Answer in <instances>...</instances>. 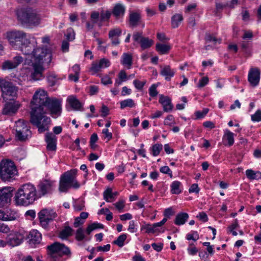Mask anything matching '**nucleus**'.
<instances>
[{
  "label": "nucleus",
  "instance_id": "f257e3e1",
  "mask_svg": "<svg viewBox=\"0 0 261 261\" xmlns=\"http://www.w3.org/2000/svg\"><path fill=\"white\" fill-rule=\"evenodd\" d=\"M48 98L44 91H37L31 101L32 105L36 106L31 108L30 122L38 127L40 133L47 130L50 122V118L45 115L46 112L44 111V105Z\"/></svg>",
  "mask_w": 261,
  "mask_h": 261
},
{
  "label": "nucleus",
  "instance_id": "a19ab883",
  "mask_svg": "<svg viewBox=\"0 0 261 261\" xmlns=\"http://www.w3.org/2000/svg\"><path fill=\"white\" fill-rule=\"evenodd\" d=\"M104 60H100L99 63L96 62L93 63L90 68V71L93 72L92 74H95L98 72L101 69L100 65L102 64V62H105Z\"/></svg>",
  "mask_w": 261,
  "mask_h": 261
},
{
  "label": "nucleus",
  "instance_id": "774afa93",
  "mask_svg": "<svg viewBox=\"0 0 261 261\" xmlns=\"http://www.w3.org/2000/svg\"><path fill=\"white\" fill-rule=\"evenodd\" d=\"M10 231V228L8 225L0 223V232L3 233H8Z\"/></svg>",
  "mask_w": 261,
  "mask_h": 261
},
{
  "label": "nucleus",
  "instance_id": "052dcab7",
  "mask_svg": "<svg viewBox=\"0 0 261 261\" xmlns=\"http://www.w3.org/2000/svg\"><path fill=\"white\" fill-rule=\"evenodd\" d=\"M163 243H152L151 244L152 247L153 248V249L158 252H160L163 248Z\"/></svg>",
  "mask_w": 261,
  "mask_h": 261
},
{
  "label": "nucleus",
  "instance_id": "79ce46f5",
  "mask_svg": "<svg viewBox=\"0 0 261 261\" xmlns=\"http://www.w3.org/2000/svg\"><path fill=\"white\" fill-rule=\"evenodd\" d=\"M122 31L119 28H116L114 29L111 30L109 33V37L111 39H113L114 38H118L121 34Z\"/></svg>",
  "mask_w": 261,
  "mask_h": 261
},
{
  "label": "nucleus",
  "instance_id": "864d4df0",
  "mask_svg": "<svg viewBox=\"0 0 261 261\" xmlns=\"http://www.w3.org/2000/svg\"><path fill=\"white\" fill-rule=\"evenodd\" d=\"M48 82L51 86H54L57 83V77L55 74H51L47 77Z\"/></svg>",
  "mask_w": 261,
  "mask_h": 261
},
{
  "label": "nucleus",
  "instance_id": "58836bf2",
  "mask_svg": "<svg viewBox=\"0 0 261 261\" xmlns=\"http://www.w3.org/2000/svg\"><path fill=\"white\" fill-rule=\"evenodd\" d=\"M135 103L132 99H127L120 102V108L123 109L126 107L133 108Z\"/></svg>",
  "mask_w": 261,
  "mask_h": 261
},
{
  "label": "nucleus",
  "instance_id": "c85d7f7f",
  "mask_svg": "<svg viewBox=\"0 0 261 261\" xmlns=\"http://www.w3.org/2000/svg\"><path fill=\"white\" fill-rule=\"evenodd\" d=\"M189 218V215L186 213L178 214L175 219L174 223L176 225H181L185 223Z\"/></svg>",
  "mask_w": 261,
  "mask_h": 261
},
{
  "label": "nucleus",
  "instance_id": "1a4fd4ad",
  "mask_svg": "<svg viewBox=\"0 0 261 261\" xmlns=\"http://www.w3.org/2000/svg\"><path fill=\"white\" fill-rule=\"evenodd\" d=\"M1 91L2 92V96L5 101L17 99L18 88L12 82L9 81Z\"/></svg>",
  "mask_w": 261,
  "mask_h": 261
},
{
  "label": "nucleus",
  "instance_id": "37998d69",
  "mask_svg": "<svg viewBox=\"0 0 261 261\" xmlns=\"http://www.w3.org/2000/svg\"><path fill=\"white\" fill-rule=\"evenodd\" d=\"M126 238L127 236L126 234H122L113 242V244L118 245L120 247H122L124 246V242L126 240Z\"/></svg>",
  "mask_w": 261,
  "mask_h": 261
},
{
  "label": "nucleus",
  "instance_id": "423d86ee",
  "mask_svg": "<svg viewBox=\"0 0 261 261\" xmlns=\"http://www.w3.org/2000/svg\"><path fill=\"white\" fill-rule=\"evenodd\" d=\"M76 173L77 170L74 169L65 172L61 175L59 184L60 191L67 192L71 187L75 189L79 188L80 184L75 179Z\"/></svg>",
  "mask_w": 261,
  "mask_h": 261
},
{
  "label": "nucleus",
  "instance_id": "bf43d9fd",
  "mask_svg": "<svg viewBox=\"0 0 261 261\" xmlns=\"http://www.w3.org/2000/svg\"><path fill=\"white\" fill-rule=\"evenodd\" d=\"M160 171L161 172H162L163 173L169 174L171 177H172V171H171L170 169L169 168L168 166H165L162 167L160 168Z\"/></svg>",
  "mask_w": 261,
  "mask_h": 261
},
{
  "label": "nucleus",
  "instance_id": "2eb2a0df",
  "mask_svg": "<svg viewBox=\"0 0 261 261\" xmlns=\"http://www.w3.org/2000/svg\"><path fill=\"white\" fill-rule=\"evenodd\" d=\"M5 102L6 103L3 110V114L4 115H12L15 114L20 106L19 101L16 100H8Z\"/></svg>",
  "mask_w": 261,
  "mask_h": 261
},
{
  "label": "nucleus",
  "instance_id": "f03ea898",
  "mask_svg": "<svg viewBox=\"0 0 261 261\" xmlns=\"http://www.w3.org/2000/svg\"><path fill=\"white\" fill-rule=\"evenodd\" d=\"M16 15L18 22L23 27L33 28L39 25L41 18L36 10L30 7L18 9Z\"/></svg>",
  "mask_w": 261,
  "mask_h": 261
},
{
  "label": "nucleus",
  "instance_id": "69168bd1",
  "mask_svg": "<svg viewBox=\"0 0 261 261\" xmlns=\"http://www.w3.org/2000/svg\"><path fill=\"white\" fill-rule=\"evenodd\" d=\"M115 207L119 211H121L124 207V201L123 200H120L114 204Z\"/></svg>",
  "mask_w": 261,
  "mask_h": 261
},
{
  "label": "nucleus",
  "instance_id": "4d7b16f0",
  "mask_svg": "<svg viewBox=\"0 0 261 261\" xmlns=\"http://www.w3.org/2000/svg\"><path fill=\"white\" fill-rule=\"evenodd\" d=\"M208 109L207 108L203 109L202 111H196L195 113L196 119H200L204 117L208 113Z\"/></svg>",
  "mask_w": 261,
  "mask_h": 261
},
{
  "label": "nucleus",
  "instance_id": "13d9d810",
  "mask_svg": "<svg viewBox=\"0 0 261 261\" xmlns=\"http://www.w3.org/2000/svg\"><path fill=\"white\" fill-rule=\"evenodd\" d=\"M208 78L207 76L203 77L199 80L197 84V87L200 88L204 87L208 84Z\"/></svg>",
  "mask_w": 261,
  "mask_h": 261
},
{
  "label": "nucleus",
  "instance_id": "5fc2aeb1",
  "mask_svg": "<svg viewBox=\"0 0 261 261\" xmlns=\"http://www.w3.org/2000/svg\"><path fill=\"white\" fill-rule=\"evenodd\" d=\"M157 85L153 84L149 89V95L152 97L156 96L158 94V92L156 90Z\"/></svg>",
  "mask_w": 261,
  "mask_h": 261
},
{
  "label": "nucleus",
  "instance_id": "2f4dec72",
  "mask_svg": "<svg viewBox=\"0 0 261 261\" xmlns=\"http://www.w3.org/2000/svg\"><path fill=\"white\" fill-rule=\"evenodd\" d=\"M121 63L126 65L128 69L130 68L133 64V58L130 54L124 53L122 56Z\"/></svg>",
  "mask_w": 261,
  "mask_h": 261
},
{
  "label": "nucleus",
  "instance_id": "8fccbe9b",
  "mask_svg": "<svg viewBox=\"0 0 261 261\" xmlns=\"http://www.w3.org/2000/svg\"><path fill=\"white\" fill-rule=\"evenodd\" d=\"M15 219V217L9 216L3 211L0 210V220L3 221H11Z\"/></svg>",
  "mask_w": 261,
  "mask_h": 261
},
{
  "label": "nucleus",
  "instance_id": "39448f33",
  "mask_svg": "<svg viewBox=\"0 0 261 261\" xmlns=\"http://www.w3.org/2000/svg\"><path fill=\"white\" fill-rule=\"evenodd\" d=\"M18 171L14 162L4 159L0 163V178L3 181H11L15 179Z\"/></svg>",
  "mask_w": 261,
  "mask_h": 261
},
{
  "label": "nucleus",
  "instance_id": "a211bd4d",
  "mask_svg": "<svg viewBox=\"0 0 261 261\" xmlns=\"http://www.w3.org/2000/svg\"><path fill=\"white\" fill-rule=\"evenodd\" d=\"M47 143L46 148L49 151H55L57 149V137L52 133H47L45 136Z\"/></svg>",
  "mask_w": 261,
  "mask_h": 261
},
{
  "label": "nucleus",
  "instance_id": "6ab92c4d",
  "mask_svg": "<svg viewBox=\"0 0 261 261\" xmlns=\"http://www.w3.org/2000/svg\"><path fill=\"white\" fill-rule=\"evenodd\" d=\"M34 72L31 74V77L34 80H39L43 76L42 73L44 70L43 64L32 62Z\"/></svg>",
  "mask_w": 261,
  "mask_h": 261
},
{
  "label": "nucleus",
  "instance_id": "0e129e2a",
  "mask_svg": "<svg viewBox=\"0 0 261 261\" xmlns=\"http://www.w3.org/2000/svg\"><path fill=\"white\" fill-rule=\"evenodd\" d=\"M98 91V88L97 86L95 85H92L89 86V94L90 95H93L96 94Z\"/></svg>",
  "mask_w": 261,
  "mask_h": 261
},
{
  "label": "nucleus",
  "instance_id": "f8f14e48",
  "mask_svg": "<svg viewBox=\"0 0 261 261\" xmlns=\"http://www.w3.org/2000/svg\"><path fill=\"white\" fill-rule=\"evenodd\" d=\"M53 182L48 180H44L38 185L37 197L39 199L42 196L50 194L53 191Z\"/></svg>",
  "mask_w": 261,
  "mask_h": 261
},
{
  "label": "nucleus",
  "instance_id": "7ed1b4c3",
  "mask_svg": "<svg viewBox=\"0 0 261 261\" xmlns=\"http://www.w3.org/2000/svg\"><path fill=\"white\" fill-rule=\"evenodd\" d=\"M16 204L28 206L37 200V190L32 184L28 183L21 185L15 193Z\"/></svg>",
  "mask_w": 261,
  "mask_h": 261
},
{
  "label": "nucleus",
  "instance_id": "a18cd8bd",
  "mask_svg": "<svg viewBox=\"0 0 261 261\" xmlns=\"http://www.w3.org/2000/svg\"><path fill=\"white\" fill-rule=\"evenodd\" d=\"M163 149V145L161 144H155L151 147L152 154L153 156L158 155Z\"/></svg>",
  "mask_w": 261,
  "mask_h": 261
},
{
  "label": "nucleus",
  "instance_id": "ea45409f",
  "mask_svg": "<svg viewBox=\"0 0 261 261\" xmlns=\"http://www.w3.org/2000/svg\"><path fill=\"white\" fill-rule=\"evenodd\" d=\"M180 182L178 181H173L171 185L172 193L174 194H179L181 192V190H180Z\"/></svg>",
  "mask_w": 261,
  "mask_h": 261
},
{
  "label": "nucleus",
  "instance_id": "c9c22d12",
  "mask_svg": "<svg viewBox=\"0 0 261 261\" xmlns=\"http://www.w3.org/2000/svg\"><path fill=\"white\" fill-rule=\"evenodd\" d=\"M246 175L248 178L251 180L261 178V172L259 171L255 172L251 169L247 170Z\"/></svg>",
  "mask_w": 261,
  "mask_h": 261
},
{
  "label": "nucleus",
  "instance_id": "bb28decb",
  "mask_svg": "<svg viewBox=\"0 0 261 261\" xmlns=\"http://www.w3.org/2000/svg\"><path fill=\"white\" fill-rule=\"evenodd\" d=\"M111 15L112 13L110 11H101L99 13V18L97 22L98 25L100 27L103 22L109 21Z\"/></svg>",
  "mask_w": 261,
  "mask_h": 261
},
{
  "label": "nucleus",
  "instance_id": "7c9ffc66",
  "mask_svg": "<svg viewBox=\"0 0 261 261\" xmlns=\"http://www.w3.org/2000/svg\"><path fill=\"white\" fill-rule=\"evenodd\" d=\"M224 142H227L229 146H232L234 143V134L229 130H226L223 137Z\"/></svg>",
  "mask_w": 261,
  "mask_h": 261
},
{
  "label": "nucleus",
  "instance_id": "f3484780",
  "mask_svg": "<svg viewBox=\"0 0 261 261\" xmlns=\"http://www.w3.org/2000/svg\"><path fill=\"white\" fill-rule=\"evenodd\" d=\"M36 47L35 44L31 43L30 40L27 38L19 48L24 55L31 57Z\"/></svg>",
  "mask_w": 261,
  "mask_h": 261
},
{
  "label": "nucleus",
  "instance_id": "09e8293b",
  "mask_svg": "<svg viewBox=\"0 0 261 261\" xmlns=\"http://www.w3.org/2000/svg\"><path fill=\"white\" fill-rule=\"evenodd\" d=\"M205 40L207 42H218L219 43H220L222 40L221 39H218L210 34H206Z\"/></svg>",
  "mask_w": 261,
  "mask_h": 261
},
{
  "label": "nucleus",
  "instance_id": "dca6fc26",
  "mask_svg": "<svg viewBox=\"0 0 261 261\" xmlns=\"http://www.w3.org/2000/svg\"><path fill=\"white\" fill-rule=\"evenodd\" d=\"M260 72L257 68H251L248 75V81L251 86H257L260 81Z\"/></svg>",
  "mask_w": 261,
  "mask_h": 261
},
{
  "label": "nucleus",
  "instance_id": "412c9836",
  "mask_svg": "<svg viewBox=\"0 0 261 261\" xmlns=\"http://www.w3.org/2000/svg\"><path fill=\"white\" fill-rule=\"evenodd\" d=\"M24 239L22 234L16 233L9 237L8 244L12 247L20 245Z\"/></svg>",
  "mask_w": 261,
  "mask_h": 261
},
{
  "label": "nucleus",
  "instance_id": "473e14b6",
  "mask_svg": "<svg viewBox=\"0 0 261 261\" xmlns=\"http://www.w3.org/2000/svg\"><path fill=\"white\" fill-rule=\"evenodd\" d=\"M155 48L160 54H166L171 49V46L168 44L156 43Z\"/></svg>",
  "mask_w": 261,
  "mask_h": 261
},
{
  "label": "nucleus",
  "instance_id": "f704fd0d",
  "mask_svg": "<svg viewBox=\"0 0 261 261\" xmlns=\"http://www.w3.org/2000/svg\"><path fill=\"white\" fill-rule=\"evenodd\" d=\"M30 133V129L29 128H25L20 132V129H19L18 132L16 133V136L18 140L21 141H25L29 136L28 133Z\"/></svg>",
  "mask_w": 261,
  "mask_h": 261
},
{
  "label": "nucleus",
  "instance_id": "72a5a7b5",
  "mask_svg": "<svg viewBox=\"0 0 261 261\" xmlns=\"http://www.w3.org/2000/svg\"><path fill=\"white\" fill-rule=\"evenodd\" d=\"M183 20L182 15L180 14H176L171 17V25L173 28H177L179 23Z\"/></svg>",
  "mask_w": 261,
  "mask_h": 261
},
{
  "label": "nucleus",
  "instance_id": "9b49d317",
  "mask_svg": "<svg viewBox=\"0 0 261 261\" xmlns=\"http://www.w3.org/2000/svg\"><path fill=\"white\" fill-rule=\"evenodd\" d=\"M57 216L56 212L53 210H49L44 208L40 211L38 213V218L41 225L46 227L47 226L48 222L52 221L54 218Z\"/></svg>",
  "mask_w": 261,
  "mask_h": 261
},
{
  "label": "nucleus",
  "instance_id": "4be33fe9",
  "mask_svg": "<svg viewBox=\"0 0 261 261\" xmlns=\"http://www.w3.org/2000/svg\"><path fill=\"white\" fill-rule=\"evenodd\" d=\"M28 238L30 243L39 244L41 240V234L37 230L33 229L30 232Z\"/></svg>",
  "mask_w": 261,
  "mask_h": 261
},
{
  "label": "nucleus",
  "instance_id": "ddd939ff",
  "mask_svg": "<svg viewBox=\"0 0 261 261\" xmlns=\"http://www.w3.org/2000/svg\"><path fill=\"white\" fill-rule=\"evenodd\" d=\"M14 190V189L11 187H4L0 189V207L10 202Z\"/></svg>",
  "mask_w": 261,
  "mask_h": 261
},
{
  "label": "nucleus",
  "instance_id": "0eeeda50",
  "mask_svg": "<svg viewBox=\"0 0 261 261\" xmlns=\"http://www.w3.org/2000/svg\"><path fill=\"white\" fill-rule=\"evenodd\" d=\"M31 58L33 59L32 62L43 64L46 62L49 64L51 60L50 50L46 47H36Z\"/></svg>",
  "mask_w": 261,
  "mask_h": 261
},
{
  "label": "nucleus",
  "instance_id": "6e6d98bb",
  "mask_svg": "<svg viewBox=\"0 0 261 261\" xmlns=\"http://www.w3.org/2000/svg\"><path fill=\"white\" fill-rule=\"evenodd\" d=\"M199 239V236L197 231H192L191 233H189L187 235V239L188 240H192L196 241Z\"/></svg>",
  "mask_w": 261,
  "mask_h": 261
},
{
  "label": "nucleus",
  "instance_id": "c756f323",
  "mask_svg": "<svg viewBox=\"0 0 261 261\" xmlns=\"http://www.w3.org/2000/svg\"><path fill=\"white\" fill-rule=\"evenodd\" d=\"M140 15L137 12L131 13L129 16V25L130 27H135L138 25L140 20Z\"/></svg>",
  "mask_w": 261,
  "mask_h": 261
},
{
  "label": "nucleus",
  "instance_id": "aec40b11",
  "mask_svg": "<svg viewBox=\"0 0 261 261\" xmlns=\"http://www.w3.org/2000/svg\"><path fill=\"white\" fill-rule=\"evenodd\" d=\"M159 101L162 104L164 112H168L173 110V105L171 103V98L168 96L161 95Z\"/></svg>",
  "mask_w": 261,
  "mask_h": 261
},
{
  "label": "nucleus",
  "instance_id": "5701e85b",
  "mask_svg": "<svg viewBox=\"0 0 261 261\" xmlns=\"http://www.w3.org/2000/svg\"><path fill=\"white\" fill-rule=\"evenodd\" d=\"M99 18V12L96 11H93L91 12L90 15L91 23L89 21H87L86 24V27L87 31H90L93 28L94 24L97 23L98 22Z\"/></svg>",
  "mask_w": 261,
  "mask_h": 261
},
{
  "label": "nucleus",
  "instance_id": "603ef678",
  "mask_svg": "<svg viewBox=\"0 0 261 261\" xmlns=\"http://www.w3.org/2000/svg\"><path fill=\"white\" fill-rule=\"evenodd\" d=\"M251 120L253 121H261V110H258L255 114L251 116Z\"/></svg>",
  "mask_w": 261,
  "mask_h": 261
},
{
  "label": "nucleus",
  "instance_id": "c03bdc74",
  "mask_svg": "<svg viewBox=\"0 0 261 261\" xmlns=\"http://www.w3.org/2000/svg\"><path fill=\"white\" fill-rule=\"evenodd\" d=\"M15 127V130L16 133L18 132L19 129H20L21 132L22 131V128H23V129H24V128H28L27 125V122L22 119H19L16 122Z\"/></svg>",
  "mask_w": 261,
  "mask_h": 261
},
{
  "label": "nucleus",
  "instance_id": "393cba45",
  "mask_svg": "<svg viewBox=\"0 0 261 261\" xmlns=\"http://www.w3.org/2000/svg\"><path fill=\"white\" fill-rule=\"evenodd\" d=\"M160 73L162 75L165 77V79L169 81L174 75L175 72L169 65L165 66L161 70Z\"/></svg>",
  "mask_w": 261,
  "mask_h": 261
},
{
  "label": "nucleus",
  "instance_id": "3c124183",
  "mask_svg": "<svg viewBox=\"0 0 261 261\" xmlns=\"http://www.w3.org/2000/svg\"><path fill=\"white\" fill-rule=\"evenodd\" d=\"M134 85L138 90H142L146 84V81H140L138 80H135L133 82Z\"/></svg>",
  "mask_w": 261,
  "mask_h": 261
},
{
  "label": "nucleus",
  "instance_id": "20e7f679",
  "mask_svg": "<svg viewBox=\"0 0 261 261\" xmlns=\"http://www.w3.org/2000/svg\"><path fill=\"white\" fill-rule=\"evenodd\" d=\"M48 259L49 261H64V255L70 257L71 252L70 249L64 244L56 242L47 246Z\"/></svg>",
  "mask_w": 261,
  "mask_h": 261
},
{
  "label": "nucleus",
  "instance_id": "49530a36",
  "mask_svg": "<svg viewBox=\"0 0 261 261\" xmlns=\"http://www.w3.org/2000/svg\"><path fill=\"white\" fill-rule=\"evenodd\" d=\"M75 238L77 241H82L85 238L84 230L82 228L80 227L76 230Z\"/></svg>",
  "mask_w": 261,
  "mask_h": 261
},
{
  "label": "nucleus",
  "instance_id": "a878e982",
  "mask_svg": "<svg viewBox=\"0 0 261 261\" xmlns=\"http://www.w3.org/2000/svg\"><path fill=\"white\" fill-rule=\"evenodd\" d=\"M125 9L123 5L121 4H117L114 6L112 14L116 18H118L123 16L125 13Z\"/></svg>",
  "mask_w": 261,
  "mask_h": 261
},
{
  "label": "nucleus",
  "instance_id": "cd10ccee",
  "mask_svg": "<svg viewBox=\"0 0 261 261\" xmlns=\"http://www.w3.org/2000/svg\"><path fill=\"white\" fill-rule=\"evenodd\" d=\"M67 101L71 106V107L75 110H81L82 105L81 102L74 96H69Z\"/></svg>",
  "mask_w": 261,
  "mask_h": 261
},
{
  "label": "nucleus",
  "instance_id": "680f3d73",
  "mask_svg": "<svg viewBox=\"0 0 261 261\" xmlns=\"http://www.w3.org/2000/svg\"><path fill=\"white\" fill-rule=\"evenodd\" d=\"M100 112H101V116L105 117L109 114V109L106 106L102 105Z\"/></svg>",
  "mask_w": 261,
  "mask_h": 261
},
{
  "label": "nucleus",
  "instance_id": "4468645a",
  "mask_svg": "<svg viewBox=\"0 0 261 261\" xmlns=\"http://www.w3.org/2000/svg\"><path fill=\"white\" fill-rule=\"evenodd\" d=\"M133 39L135 42L140 43L143 49L149 48L153 43V41L142 36V32H135L133 35Z\"/></svg>",
  "mask_w": 261,
  "mask_h": 261
},
{
  "label": "nucleus",
  "instance_id": "de8ad7c7",
  "mask_svg": "<svg viewBox=\"0 0 261 261\" xmlns=\"http://www.w3.org/2000/svg\"><path fill=\"white\" fill-rule=\"evenodd\" d=\"M16 67V64H15L13 61H6L3 63L2 68L4 70L12 69Z\"/></svg>",
  "mask_w": 261,
  "mask_h": 261
},
{
  "label": "nucleus",
  "instance_id": "9d476101",
  "mask_svg": "<svg viewBox=\"0 0 261 261\" xmlns=\"http://www.w3.org/2000/svg\"><path fill=\"white\" fill-rule=\"evenodd\" d=\"M50 112V115L57 118L61 115L62 111L61 101L56 98H48L44 105Z\"/></svg>",
  "mask_w": 261,
  "mask_h": 261
},
{
  "label": "nucleus",
  "instance_id": "e2e57ef3",
  "mask_svg": "<svg viewBox=\"0 0 261 261\" xmlns=\"http://www.w3.org/2000/svg\"><path fill=\"white\" fill-rule=\"evenodd\" d=\"M143 229H145V232L147 233H152V231L153 230V229H152V225L149 224L142 225L141 227V230Z\"/></svg>",
  "mask_w": 261,
  "mask_h": 261
},
{
  "label": "nucleus",
  "instance_id": "b1692460",
  "mask_svg": "<svg viewBox=\"0 0 261 261\" xmlns=\"http://www.w3.org/2000/svg\"><path fill=\"white\" fill-rule=\"evenodd\" d=\"M118 195V192H113L112 189L109 188L103 192V198L107 202H111L114 200Z\"/></svg>",
  "mask_w": 261,
  "mask_h": 261
},
{
  "label": "nucleus",
  "instance_id": "4c0bfd02",
  "mask_svg": "<svg viewBox=\"0 0 261 261\" xmlns=\"http://www.w3.org/2000/svg\"><path fill=\"white\" fill-rule=\"evenodd\" d=\"M73 230L70 227L66 226L59 233V237L62 239H66L72 235Z\"/></svg>",
  "mask_w": 261,
  "mask_h": 261
},
{
  "label": "nucleus",
  "instance_id": "6e6552de",
  "mask_svg": "<svg viewBox=\"0 0 261 261\" xmlns=\"http://www.w3.org/2000/svg\"><path fill=\"white\" fill-rule=\"evenodd\" d=\"M7 38L13 47H19L27 39V34L22 31L14 30L7 33Z\"/></svg>",
  "mask_w": 261,
  "mask_h": 261
},
{
  "label": "nucleus",
  "instance_id": "338daca9",
  "mask_svg": "<svg viewBox=\"0 0 261 261\" xmlns=\"http://www.w3.org/2000/svg\"><path fill=\"white\" fill-rule=\"evenodd\" d=\"M199 188H198V185L196 184H193L191 185V187L189 190V192L190 193L195 192L196 193H198L199 192Z\"/></svg>",
  "mask_w": 261,
  "mask_h": 261
},
{
  "label": "nucleus",
  "instance_id": "e433bc0d",
  "mask_svg": "<svg viewBox=\"0 0 261 261\" xmlns=\"http://www.w3.org/2000/svg\"><path fill=\"white\" fill-rule=\"evenodd\" d=\"M103 227L104 226L103 224L97 222H94L91 224H89L88 226V227L86 228V232L87 234H90V233L94 230L97 229H102L103 228Z\"/></svg>",
  "mask_w": 261,
  "mask_h": 261
}]
</instances>
